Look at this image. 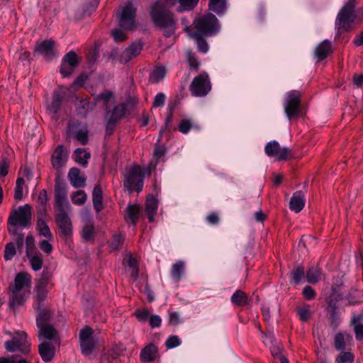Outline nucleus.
Returning <instances> with one entry per match:
<instances>
[{
	"mask_svg": "<svg viewBox=\"0 0 363 363\" xmlns=\"http://www.w3.org/2000/svg\"><path fill=\"white\" fill-rule=\"evenodd\" d=\"M150 15L155 27L161 30L165 37L174 34L177 28V19L162 1H157L152 6Z\"/></svg>",
	"mask_w": 363,
	"mask_h": 363,
	"instance_id": "nucleus-1",
	"label": "nucleus"
},
{
	"mask_svg": "<svg viewBox=\"0 0 363 363\" xmlns=\"http://www.w3.org/2000/svg\"><path fill=\"white\" fill-rule=\"evenodd\" d=\"M355 6L356 0H349L339 11L335 23L339 33L350 31L363 21V8L354 10Z\"/></svg>",
	"mask_w": 363,
	"mask_h": 363,
	"instance_id": "nucleus-2",
	"label": "nucleus"
},
{
	"mask_svg": "<svg viewBox=\"0 0 363 363\" xmlns=\"http://www.w3.org/2000/svg\"><path fill=\"white\" fill-rule=\"evenodd\" d=\"M31 276L28 272H19L14 279V284L9 287L12 294L9 301L11 308L22 306L30 294Z\"/></svg>",
	"mask_w": 363,
	"mask_h": 363,
	"instance_id": "nucleus-3",
	"label": "nucleus"
},
{
	"mask_svg": "<svg viewBox=\"0 0 363 363\" xmlns=\"http://www.w3.org/2000/svg\"><path fill=\"white\" fill-rule=\"evenodd\" d=\"M32 208L28 204L20 206L18 210L12 211L8 219V230L10 234L16 235V242L17 247L21 250L23 246L24 235L23 233H17L15 227L20 225L28 226L31 221Z\"/></svg>",
	"mask_w": 363,
	"mask_h": 363,
	"instance_id": "nucleus-4",
	"label": "nucleus"
},
{
	"mask_svg": "<svg viewBox=\"0 0 363 363\" xmlns=\"http://www.w3.org/2000/svg\"><path fill=\"white\" fill-rule=\"evenodd\" d=\"M144 174L139 165H133L126 171L123 181L124 187L128 191H142L143 187Z\"/></svg>",
	"mask_w": 363,
	"mask_h": 363,
	"instance_id": "nucleus-5",
	"label": "nucleus"
},
{
	"mask_svg": "<svg viewBox=\"0 0 363 363\" xmlns=\"http://www.w3.org/2000/svg\"><path fill=\"white\" fill-rule=\"evenodd\" d=\"M189 90L191 94L196 97L206 96L211 90V83L208 74L203 72L195 77L189 86Z\"/></svg>",
	"mask_w": 363,
	"mask_h": 363,
	"instance_id": "nucleus-6",
	"label": "nucleus"
},
{
	"mask_svg": "<svg viewBox=\"0 0 363 363\" xmlns=\"http://www.w3.org/2000/svg\"><path fill=\"white\" fill-rule=\"evenodd\" d=\"M93 334V329L89 326L83 328L79 331L81 351L85 356L90 355L97 345V340L94 338Z\"/></svg>",
	"mask_w": 363,
	"mask_h": 363,
	"instance_id": "nucleus-7",
	"label": "nucleus"
},
{
	"mask_svg": "<svg viewBox=\"0 0 363 363\" xmlns=\"http://www.w3.org/2000/svg\"><path fill=\"white\" fill-rule=\"evenodd\" d=\"M196 32L201 35L212 34L218 30V19L212 13L203 16L194 21Z\"/></svg>",
	"mask_w": 363,
	"mask_h": 363,
	"instance_id": "nucleus-8",
	"label": "nucleus"
},
{
	"mask_svg": "<svg viewBox=\"0 0 363 363\" xmlns=\"http://www.w3.org/2000/svg\"><path fill=\"white\" fill-rule=\"evenodd\" d=\"M301 94L296 90H292L286 94L284 103V111L289 118L291 119L300 112Z\"/></svg>",
	"mask_w": 363,
	"mask_h": 363,
	"instance_id": "nucleus-9",
	"label": "nucleus"
},
{
	"mask_svg": "<svg viewBox=\"0 0 363 363\" xmlns=\"http://www.w3.org/2000/svg\"><path fill=\"white\" fill-rule=\"evenodd\" d=\"M55 222L60 230V236L68 240L72 236L73 227L72 220L66 211L57 212L55 216Z\"/></svg>",
	"mask_w": 363,
	"mask_h": 363,
	"instance_id": "nucleus-10",
	"label": "nucleus"
},
{
	"mask_svg": "<svg viewBox=\"0 0 363 363\" xmlns=\"http://www.w3.org/2000/svg\"><path fill=\"white\" fill-rule=\"evenodd\" d=\"M18 337H13L12 340L5 342V347L7 351L13 352L20 351L24 354L30 352V343L27 340V334L24 331L17 332Z\"/></svg>",
	"mask_w": 363,
	"mask_h": 363,
	"instance_id": "nucleus-11",
	"label": "nucleus"
},
{
	"mask_svg": "<svg viewBox=\"0 0 363 363\" xmlns=\"http://www.w3.org/2000/svg\"><path fill=\"white\" fill-rule=\"evenodd\" d=\"M136 9L132 4L125 6L118 16L119 26L125 30H132L135 27V18Z\"/></svg>",
	"mask_w": 363,
	"mask_h": 363,
	"instance_id": "nucleus-12",
	"label": "nucleus"
},
{
	"mask_svg": "<svg viewBox=\"0 0 363 363\" xmlns=\"http://www.w3.org/2000/svg\"><path fill=\"white\" fill-rule=\"evenodd\" d=\"M265 153L270 157H275L277 160H286L291 155V150L281 147L276 140L267 143L264 147Z\"/></svg>",
	"mask_w": 363,
	"mask_h": 363,
	"instance_id": "nucleus-13",
	"label": "nucleus"
},
{
	"mask_svg": "<svg viewBox=\"0 0 363 363\" xmlns=\"http://www.w3.org/2000/svg\"><path fill=\"white\" fill-rule=\"evenodd\" d=\"M79 58L74 51H69L67 53L62 61L60 73L64 77H69L73 72V69L79 63Z\"/></svg>",
	"mask_w": 363,
	"mask_h": 363,
	"instance_id": "nucleus-14",
	"label": "nucleus"
},
{
	"mask_svg": "<svg viewBox=\"0 0 363 363\" xmlns=\"http://www.w3.org/2000/svg\"><path fill=\"white\" fill-rule=\"evenodd\" d=\"M68 158V153L65 147L62 145H58L54 150L51 156V163L57 172L65 165Z\"/></svg>",
	"mask_w": 363,
	"mask_h": 363,
	"instance_id": "nucleus-15",
	"label": "nucleus"
},
{
	"mask_svg": "<svg viewBox=\"0 0 363 363\" xmlns=\"http://www.w3.org/2000/svg\"><path fill=\"white\" fill-rule=\"evenodd\" d=\"M143 48L140 43H134L127 48L121 55L120 62L125 64L140 55Z\"/></svg>",
	"mask_w": 363,
	"mask_h": 363,
	"instance_id": "nucleus-16",
	"label": "nucleus"
},
{
	"mask_svg": "<svg viewBox=\"0 0 363 363\" xmlns=\"http://www.w3.org/2000/svg\"><path fill=\"white\" fill-rule=\"evenodd\" d=\"M68 179L70 184L74 188H80L85 186L86 177L84 174H82L79 169L72 167L68 172Z\"/></svg>",
	"mask_w": 363,
	"mask_h": 363,
	"instance_id": "nucleus-17",
	"label": "nucleus"
},
{
	"mask_svg": "<svg viewBox=\"0 0 363 363\" xmlns=\"http://www.w3.org/2000/svg\"><path fill=\"white\" fill-rule=\"evenodd\" d=\"M55 41L52 39L38 41L35 45V51L48 57H52L55 55Z\"/></svg>",
	"mask_w": 363,
	"mask_h": 363,
	"instance_id": "nucleus-18",
	"label": "nucleus"
},
{
	"mask_svg": "<svg viewBox=\"0 0 363 363\" xmlns=\"http://www.w3.org/2000/svg\"><path fill=\"white\" fill-rule=\"evenodd\" d=\"M352 342V337L347 333H337L334 337V347L337 350L342 351Z\"/></svg>",
	"mask_w": 363,
	"mask_h": 363,
	"instance_id": "nucleus-19",
	"label": "nucleus"
},
{
	"mask_svg": "<svg viewBox=\"0 0 363 363\" xmlns=\"http://www.w3.org/2000/svg\"><path fill=\"white\" fill-rule=\"evenodd\" d=\"M305 206V196L301 191L294 193L290 199L289 208L295 213H299Z\"/></svg>",
	"mask_w": 363,
	"mask_h": 363,
	"instance_id": "nucleus-20",
	"label": "nucleus"
},
{
	"mask_svg": "<svg viewBox=\"0 0 363 363\" xmlns=\"http://www.w3.org/2000/svg\"><path fill=\"white\" fill-rule=\"evenodd\" d=\"M39 354L44 362H50L51 361L55 353V346L49 342H44L41 343L38 347Z\"/></svg>",
	"mask_w": 363,
	"mask_h": 363,
	"instance_id": "nucleus-21",
	"label": "nucleus"
},
{
	"mask_svg": "<svg viewBox=\"0 0 363 363\" xmlns=\"http://www.w3.org/2000/svg\"><path fill=\"white\" fill-rule=\"evenodd\" d=\"M158 355V348L152 343L148 344L140 352V359L144 362H153Z\"/></svg>",
	"mask_w": 363,
	"mask_h": 363,
	"instance_id": "nucleus-22",
	"label": "nucleus"
},
{
	"mask_svg": "<svg viewBox=\"0 0 363 363\" xmlns=\"http://www.w3.org/2000/svg\"><path fill=\"white\" fill-rule=\"evenodd\" d=\"M141 208L138 204H128L125 213V220L135 225L139 219Z\"/></svg>",
	"mask_w": 363,
	"mask_h": 363,
	"instance_id": "nucleus-23",
	"label": "nucleus"
},
{
	"mask_svg": "<svg viewBox=\"0 0 363 363\" xmlns=\"http://www.w3.org/2000/svg\"><path fill=\"white\" fill-rule=\"evenodd\" d=\"M332 52L333 48L331 43L328 40H325L316 47L315 56L319 61H321L325 59Z\"/></svg>",
	"mask_w": 363,
	"mask_h": 363,
	"instance_id": "nucleus-24",
	"label": "nucleus"
},
{
	"mask_svg": "<svg viewBox=\"0 0 363 363\" xmlns=\"http://www.w3.org/2000/svg\"><path fill=\"white\" fill-rule=\"evenodd\" d=\"M37 230L40 235H43L48 239L52 238V235L47 224L48 215L37 216Z\"/></svg>",
	"mask_w": 363,
	"mask_h": 363,
	"instance_id": "nucleus-25",
	"label": "nucleus"
},
{
	"mask_svg": "<svg viewBox=\"0 0 363 363\" xmlns=\"http://www.w3.org/2000/svg\"><path fill=\"white\" fill-rule=\"evenodd\" d=\"M39 328L38 333V338L41 339H48L50 340H57V332L56 329L51 325L47 324L45 325H42L41 327H38Z\"/></svg>",
	"mask_w": 363,
	"mask_h": 363,
	"instance_id": "nucleus-26",
	"label": "nucleus"
},
{
	"mask_svg": "<svg viewBox=\"0 0 363 363\" xmlns=\"http://www.w3.org/2000/svg\"><path fill=\"white\" fill-rule=\"evenodd\" d=\"M48 194L47 191L43 189L40 191L37 199V216L38 215H48Z\"/></svg>",
	"mask_w": 363,
	"mask_h": 363,
	"instance_id": "nucleus-27",
	"label": "nucleus"
},
{
	"mask_svg": "<svg viewBox=\"0 0 363 363\" xmlns=\"http://www.w3.org/2000/svg\"><path fill=\"white\" fill-rule=\"evenodd\" d=\"M95 225L93 221H86L81 230V236L84 241H93L95 238Z\"/></svg>",
	"mask_w": 363,
	"mask_h": 363,
	"instance_id": "nucleus-28",
	"label": "nucleus"
},
{
	"mask_svg": "<svg viewBox=\"0 0 363 363\" xmlns=\"http://www.w3.org/2000/svg\"><path fill=\"white\" fill-rule=\"evenodd\" d=\"M158 207V201L153 196H150L147 198L145 203V213L148 217L149 221L154 220V216L157 213Z\"/></svg>",
	"mask_w": 363,
	"mask_h": 363,
	"instance_id": "nucleus-29",
	"label": "nucleus"
},
{
	"mask_svg": "<svg viewBox=\"0 0 363 363\" xmlns=\"http://www.w3.org/2000/svg\"><path fill=\"white\" fill-rule=\"evenodd\" d=\"M55 208L60 211H66L69 207V203L67 198L66 192H55Z\"/></svg>",
	"mask_w": 363,
	"mask_h": 363,
	"instance_id": "nucleus-30",
	"label": "nucleus"
},
{
	"mask_svg": "<svg viewBox=\"0 0 363 363\" xmlns=\"http://www.w3.org/2000/svg\"><path fill=\"white\" fill-rule=\"evenodd\" d=\"M94 207L97 213L103 209L102 189L100 184L95 185L92 192Z\"/></svg>",
	"mask_w": 363,
	"mask_h": 363,
	"instance_id": "nucleus-31",
	"label": "nucleus"
},
{
	"mask_svg": "<svg viewBox=\"0 0 363 363\" xmlns=\"http://www.w3.org/2000/svg\"><path fill=\"white\" fill-rule=\"evenodd\" d=\"M363 313L354 315L352 320L351 324L354 326V332L355 337L357 340L363 339Z\"/></svg>",
	"mask_w": 363,
	"mask_h": 363,
	"instance_id": "nucleus-32",
	"label": "nucleus"
},
{
	"mask_svg": "<svg viewBox=\"0 0 363 363\" xmlns=\"http://www.w3.org/2000/svg\"><path fill=\"white\" fill-rule=\"evenodd\" d=\"M62 105V97L59 94H55L54 97L51 104L48 106V109L50 113H52V118L54 120H57V113L60 111Z\"/></svg>",
	"mask_w": 363,
	"mask_h": 363,
	"instance_id": "nucleus-33",
	"label": "nucleus"
},
{
	"mask_svg": "<svg viewBox=\"0 0 363 363\" xmlns=\"http://www.w3.org/2000/svg\"><path fill=\"white\" fill-rule=\"evenodd\" d=\"M126 112V106L125 104H120L116 106L112 111L111 112V116L108 119L112 121H115L118 123L122 118L125 116Z\"/></svg>",
	"mask_w": 363,
	"mask_h": 363,
	"instance_id": "nucleus-34",
	"label": "nucleus"
},
{
	"mask_svg": "<svg viewBox=\"0 0 363 363\" xmlns=\"http://www.w3.org/2000/svg\"><path fill=\"white\" fill-rule=\"evenodd\" d=\"M306 280L309 284H315L321 278V270L318 267H311L306 272Z\"/></svg>",
	"mask_w": 363,
	"mask_h": 363,
	"instance_id": "nucleus-35",
	"label": "nucleus"
},
{
	"mask_svg": "<svg viewBox=\"0 0 363 363\" xmlns=\"http://www.w3.org/2000/svg\"><path fill=\"white\" fill-rule=\"evenodd\" d=\"M189 35L196 40L197 44L198 50L201 52L206 53L208 50V44L203 38V35H201L198 32H191Z\"/></svg>",
	"mask_w": 363,
	"mask_h": 363,
	"instance_id": "nucleus-36",
	"label": "nucleus"
},
{
	"mask_svg": "<svg viewBox=\"0 0 363 363\" xmlns=\"http://www.w3.org/2000/svg\"><path fill=\"white\" fill-rule=\"evenodd\" d=\"M231 301L235 306H243L247 303L248 298L244 291L237 290L231 296Z\"/></svg>",
	"mask_w": 363,
	"mask_h": 363,
	"instance_id": "nucleus-37",
	"label": "nucleus"
},
{
	"mask_svg": "<svg viewBox=\"0 0 363 363\" xmlns=\"http://www.w3.org/2000/svg\"><path fill=\"white\" fill-rule=\"evenodd\" d=\"M34 291L36 294L35 298L38 302L45 301L48 294V285L44 281H38Z\"/></svg>",
	"mask_w": 363,
	"mask_h": 363,
	"instance_id": "nucleus-38",
	"label": "nucleus"
},
{
	"mask_svg": "<svg viewBox=\"0 0 363 363\" xmlns=\"http://www.w3.org/2000/svg\"><path fill=\"white\" fill-rule=\"evenodd\" d=\"M166 152V150L162 147L157 145L154 150L153 159L149 163V174H150V171L152 169H155L157 164L158 160L163 157Z\"/></svg>",
	"mask_w": 363,
	"mask_h": 363,
	"instance_id": "nucleus-39",
	"label": "nucleus"
},
{
	"mask_svg": "<svg viewBox=\"0 0 363 363\" xmlns=\"http://www.w3.org/2000/svg\"><path fill=\"white\" fill-rule=\"evenodd\" d=\"M184 271V262L182 261H178L173 264L171 270V276L172 279L178 282Z\"/></svg>",
	"mask_w": 363,
	"mask_h": 363,
	"instance_id": "nucleus-40",
	"label": "nucleus"
},
{
	"mask_svg": "<svg viewBox=\"0 0 363 363\" xmlns=\"http://www.w3.org/2000/svg\"><path fill=\"white\" fill-rule=\"evenodd\" d=\"M124 263L131 269V277H133L135 279H137L138 275V262L135 258L133 257L131 254L128 255L124 259Z\"/></svg>",
	"mask_w": 363,
	"mask_h": 363,
	"instance_id": "nucleus-41",
	"label": "nucleus"
},
{
	"mask_svg": "<svg viewBox=\"0 0 363 363\" xmlns=\"http://www.w3.org/2000/svg\"><path fill=\"white\" fill-rule=\"evenodd\" d=\"M75 155V161L82 164L83 166H86L88 163V160L90 158V153L86 152L82 148H77L74 151Z\"/></svg>",
	"mask_w": 363,
	"mask_h": 363,
	"instance_id": "nucleus-42",
	"label": "nucleus"
},
{
	"mask_svg": "<svg viewBox=\"0 0 363 363\" xmlns=\"http://www.w3.org/2000/svg\"><path fill=\"white\" fill-rule=\"evenodd\" d=\"M124 238L121 234H114L108 242L111 252L118 250L123 245Z\"/></svg>",
	"mask_w": 363,
	"mask_h": 363,
	"instance_id": "nucleus-43",
	"label": "nucleus"
},
{
	"mask_svg": "<svg viewBox=\"0 0 363 363\" xmlns=\"http://www.w3.org/2000/svg\"><path fill=\"white\" fill-rule=\"evenodd\" d=\"M165 74V68L163 67H157L152 71L150 79L152 83H157L164 79Z\"/></svg>",
	"mask_w": 363,
	"mask_h": 363,
	"instance_id": "nucleus-44",
	"label": "nucleus"
},
{
	"mask_svg": "<svg viewBox=\"0 0 363 363\" xmlns=\"http://www.w3.org/2000/svg\"><path fill=\"white\" fill-rule=\"evenodd\" d=\"M186 59L191 70L198 71L200 67V62L196 55L191 51H188L186 54Z\"/></svg>",
	"mask_w": 363,
	"mask_h": 363,
	"instance_id": "nucleus-45",
	"label": "nucleus"
},
{
	"mask_svg": "<svg viewBox=\"0 0 363 363\" xmlns=\"http://www.w3.org/2000/svg\"><path fill=\"white\" fill-rule=\"evenodd\" d=\"M87 199L86 193L82 190H78L74 192L71 197L72 201L74 204L81 206L83 205Z\"/></svg>",
	"mask_w": 363,
	"mask_h": 363,
	"instance_id": "nucleus-46",
	"label": "nucleus"
},
{
	"mask_svg": "<svg viewBox=\"0 0 363 363\" xmlns=\"http://www.w3.org/2000/svg\"><path fill=\"white\" fill-rule=\"evenodd\" d=\"M354 360V354L350 352H344L343 350L337 356L336 363H353Z\"/></svg>",
	"mask_w": 363,
	"mask_h": 363,
	"instance_id": "nucleus-47",
	"label": "nucleus"
},
{
	"mask_svg": "<svg viewBox=\"0 0 363 363\" xmlns=\"http://www.w3.org/2000/svg\"><path fill=\"white\" fill-rule=\"evenodd\" d=\"M50 318V313L48 311L40 310L36 317V324L38 327H41L48 324Z\"/></svg>",
	"mask_w": 363,
	"mask_h": 363,
	"instance_id": "nucleus-48",
	"label": "nucleus"
},
{
	"mask_svg": "<svg viewBox=\"0 0 363 363\" xmlns=\"http://www.w3.org/2000/svg\"><path fill=\"white\" fill-rule=\"evenodd\" d=\"M25 184L24 179L18 177L16 182V186L14 189V199L17 201H21L23 199V188Z\"/></svg>",
	"mask_w": 363,
	"mask_h": 363,
	"instance_id": "nucleus-49",
	"label": "nucleus"
},
{
	"mask_svg": "<svg viewBox=\"0 0 363 363\" xmlns=\"http://www.w3.org/2000/svg\"><path fill=\"white\" fill-rule=\"evenodd\" d=\"M29 258L32 269L34 271L40 270L43 267V259L35 253L32 254Z\"/></svg>",
	"mask_w": 363,
	"mask_h": 363,
	"instance_id": "nucleus-50",
	"label": "nucleus"
},
{
	"mask_svg": "<svg viewBox=\"0 0 363 363\" xmlns=\"http://www.w3.org/2000/svg\"><path fill=\"white\" fill-rule=\"evenodd\" d=\"M304 267L298 266L294 268L291 272V278L296 284H298L304 275Z\"/></svg>",
	"mask_w": 363,
	"mask_h": 363,
	"instance_id": "nucleus-51",
	"label": "nucleus"
},
{
	"mask_svg": "<svg viewBox=\"0 0 363 363\" xmlns=\"http://www.w3.org/2000/svg\"><path fill=\"white\" fill-rule=\"evenodd\" d=\"M296 312L300 320L303 322L308 320L312 315L311 311L309 310L308 306L297 308Z\"/></svg>",
	"mask_w": 363,
	"mask_h": 363,
	"instance_id": "nucleus-52",
	"label": "nucleus"
},
{
	"mask_svg": "<svg viewBox=\"0 0 363 363\" xmlns=\"http://www.w3.org/2000/svg\"><path fill=\"white\" fill-rule=\"evenodd\" d=\"M26 255L28 257L32 254L35 253V240L34 238L31 235H28L26 238Z\"/></svg>",
	"mask_w": 363,
	"mask_h": 363,
	"instance_id": "nucleus-53",
	"label": "nucleus"
},
{
	"mask_svg": "<svg viewBox=\"0 0 363 363\" xmlns=\"http://www.w3.org/2000/svg\"><path fill=\"white\" fill-rule=\"evenodd\" d=\"M16 253V249L13 242H9L6 245L4 250V259L8 261L13 259Z\"/></svg>",
	"mask_w": 363,
	"mask_h": 363,
	"instance_id": "nucleus-54",
	"label": "nucleus"
},
{
	"mask_svg": "<svg viewBox=\"0 0 363 363\" xmlns=\"http://www.w3.org/2000/svg\"><path fill=\"white\" fill-rule=\"evenodd\" d=\"M199 0H179L181 6V11H191L198 4Z\"/></svg>",
	"mask_w": 363,
	"mask_h": 363,
	"instance_id": "nucleus-55",
	"label": "nucleus"
},
{
	"mask_svg": "<svg viewBox=\"0 0 363 363\" xmlns=\"http://www.w3.org/2000/svg\"><path fill=\"white\" fill-rule=\"evenodd\" d=\"M66 192L67 187L65 182L60 179V172L56 173L55 192Z\"/></svg>",
	"mask_w": 363,
	"mask_h": 363,
	"instance_id": "nucleus-56",
	"label": "nucleus"
},
{
	"mask_svg": "<svg viewBox=\"0 0 363 363\" xmlns=\"http://www.w3.org/2000/svg\"><path fill=\"white\" fill-rule=\"evenodd\" d=\"M9 165L10 162L8 158L2 156L0 158V177H4L8 174Z\"/></svg>",
	"mask_w": 363,
	"mask_h": 363,
	"instance_id": "nucleus-57",
	"label": "nucleus"
},
{
	"mask_svg": "<svg viewBox=\"0 0 363 363\" xmlns=\"http://www.w3.org/2000/svg\"><path fill=\"white\" fill-rule=\"evenodd\" d=\"M113 97V93L110 91H105L98 95H96L94 98L96 102L104 101L106 104H107L111 98Z\"/></svg>",
	"mask_w": 363,
	"mask_h": 363,
	"instance_id": "nucleus-58",
	"label": "nucleus"
},
{
	"mask_svg": "<svg viewBox=\"0 0 363 363\" xmlns=\"http://www.w3.org/2000/svg\"><path fill=\"white\" fill-rule=\"evenodd\" d=\"M150 311L147 308H143L142 310H137L135 312V315L136 316L137 319L140 321H146L150 315Z\"/></svg>",
	"mask_w": 363,
	"mask_h": 363,
	"instance_id": "nucleus-59",
	"label": "nucleus"
},
{
	"mask_svg": "<svg viewBox=\"0 0 363 363\" xmlns=\"http://www.w3.org/2000/svg\"><path fill=\"white\" fill-rule=\"evenodd\" d=\"M180 344L181 341L179 338L176 335H172L169 337L165 342L166 347L169 349L176 347Z\"/></svg>",
	"mask_w": 363,
	"mask_h": 363,
	"instance_id": "nucleus-60",
	"label": "nucleus"
},
{
	"mask_svg": "<svg viewBox=\"0 0 363 363\" xmlns=\"http://www.w3.org/2000/svg\"><path fill=\"white\" fill-rule=\"evenodd\" d=\"M74 138L82 145H84L88 143V134L87 132L85 130H79L76 133Z\"/></svg>",
	"mask_w": 363,
	"mask_h": 363,
	"instance_id": "nucleus-61",
	"label": "nucleus"
},
{
	"mask_svg": "<svg viewBox=\"0 0 363 363\" xmlns=\"http://www.w3.org/2000/svg\"><path fill=\"white\" fill-rule=\"evenodd\" d=\"M111 34L114 40L116 42H123L127 38L125 33L121 30H114L112 31Z\"/></svg>",
	"mask_w": 363,
	"mask_h": 363,
	"instance_id": "nucleus-62",
	"label": "nucleus"
},
{
	"mask_svg": "<svg viewBox=\"0 0 363 363\" xmlns=\"http://www.w3.org/2000/svg\"><path fill=\"white\" fill-rule=\"evenodd\" d=\"M315 290L310 286H306L303 288V295L307 300H312L315 297Z\"/></svg>",
	"mask_w": 363,
	"mask_h": 363,
	"instance_id": "nucleus-63",
	"label": "nucleus"
},
{
	"mask_svg": "<svg viewBox=\"0 0 363 363\" xmlns=\"http://www.w3.org/2000/svg\"><path fill=\"white\" fill-rule=\"evenodd\" d=\"M181 323L179 314L177 312H169V323L172 325H177Z\"/></svg>",
	"mask_w": 363,
	"mask_h": 363,
	"instance_id": "nucleus-64",
	"label": "nucleus"
}]
</instances>
